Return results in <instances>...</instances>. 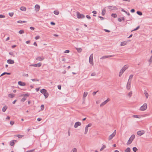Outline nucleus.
I'll use <instances>...</instances> for the list:
<instances>
[{
    "label": "nucleus",
    "instance_id": "49530a36",
    "mask_svg": "<svg viewBox=\"0 0 152 152\" xmlns=\"http://www.w3.org/2000/svg\"><path fill=\"white\" fill-rule=\"evenodd\" d=\"M44 105H43V104H42L41 105V110H44Z\"/></svg>",
    "mask_w": 152,
    "mask_h": 152
},
{
    "label": "nucleus",
    "instance_id": "bf43d9fd",
    "mask_svg": "<svg viewBox=\"0 0 152 152\" xmlns=\"http://www.w3.org/2000/svg\"><path fill=\"white\" fill-rule=\"evenodd\" d=\"M23 76L28 77V74H23Z\"/></svg>",
    "mask_w": 152,
    "mask_h": 152
},
{
    "label": "nucleus",
    "instance_id": "a878e982",
    "mask_svg": "<svg viewBox=\"0 0 152 152\" xmlns=\"http://www.w3.org/2000/svg\"><path fill=\"white\" fill-rule=\"evenodd\" d=\"M106 12V10L105 8L103 9L102 10V15L103 16H104L105 15V13Z\"/></svg>",
    "mask_w": 152,
    "mask_h": 152
},
{
    "label": "nucleus",
    "instance_id": "8fccbe9b",
    "mask_svg": "<svg viewBox=\"0 0 152 152\" xmlns=\"http://www.w3.org/2000/svg\"><path fill=\"white\" fill-rule=\"evenodd\" d=\"M133 75H130L129 77V80H130V79H131L133 77Z\"/></svg>",
    "mask_w": 152,
    "mask_h": 152
},
{
    "label": "nucleus",
    "instance_id": "a18cd8bd",
    "mask_svg": "<svg viewBox=\"0 0 152 152\" xmlns=\"http://www.w3.org/2000/svg\"><path fill=\"white\" fill-rule=\"evenodd\" d=\"M9 15L10 16L12 17L14 15V13L13 12H10L9 13Z\"/></svg>",
    "mask_w": 152,
    "mask_h": 152
},
{
    "label": "nucleus",
    "instance_id": "473e14b6",
    "mask_svg": "<svg viewBox=\"0 0 152 152\" xmlns=\"http://www.w3.org/2000/svg\"><path fill=\"white\" fill-rule=\"evenodd\" d=\"M20 9L22 11H26V8L24 7H22L20 8Z\"/></svg>",
    "mask_w": 152,
    "mask_h": 152
},
{
    "label": "nucleus",
    "instance_id": "dca6fc26",
    "mask_svg": "<svg viewBox=\"0 0 152 152\" xmlns=\"http://www.w3.org/2000/svg\"><path fill=\"white\" fill-rule=\"evenodd\" d=\"M40 91L41 93L45 94L47 92V90L45 89H43L40 90Z\"/></svg>",
    "mask_w": 152,
    "mask_h": 152
},
{
    "label": "nucleus",
    "instance_id": "393cba45",
    "mask_svg": "<svg viewBox=\"0 0 152 152\" xmlns=\"http://www.w3.org/2000/svg\"><path fill=\"white\" fill-rule=\"evenodd\" d=\"M7 107L6 106H4V107H3L2 108V111L3 112H5L7 109Z\"/></svg>",
    "mask_w": 152,
    "mask_h": 152
},
{
    "label": "nucleus",
    "instance_id": "37998d69",
    "mask_svg": "<svg viewBox=\"0 0 152 152\" xmlns=\"http://www.w3.org/2000/svg\"><path fill=\"white\" fill-rule=\"evenodd\" d=\"M148 61L149 62L150 64H151V63L152 62V58L151 57H150V58L148 60Z\"/></svg>",
    "mask_w": 152,
    "mask_h": 152
},
{
    "label": "nucleus",
    "instance_id": "6ab92c4d",
    "mask_svg": "<svg viewBox=\"0 0 152 152\" xmlns=\"http://www.w3.org/2000/svg\"><path fill=\"white\" fill-rule=\"evenodd\" d=\"M115 136L114 135L112 134L109 136L108 138L109 140H111Z\"/></svg>",
    "mask_w": 152,
    "mask_h": 152
},
{
    "label": "nucleus",
    "instance_id": "4be33fe9",
    "mask_svg": "<svg viewBox=\"0 0 152 152\" xmlns=\"http://www.w3.org/2000/svg\"><path fill=\"white\" fill-rule=\"evenodd\" d=\"M144 93L145 96L146 98H148V94L146 90H144Z\"/></svg>",
    "mask_w": 152,
    "mask_h": 152
},
{
    "label": "nucleus",
    "instance_id": "09e8293b",
    "mask_svg": "<svg viewBox=\"0 0 152 152\" xmlns=\"http://www.w3.org/2000/svg\"><path fill=\"white\" fill-rule=\"evenodd\" d=\"M132 91H130V92H129V93L128 95L130 97L132 96Z\"/></svg>",
    "mask_w": 152,
    "mask_h": 152
},
{
    "label": "nucleus",
    "instance_id": "0eeeda50",
    "mask_svg": "<svg viewBox=\"0 0 152 152\" xmlns=\"http://www.w3.org/2000/svg\"><path fill=\"white\" fill-rule=\"evenodd\" d=\"M81 125V123L80 122H77L75 123L74 127L75 128H77L79 126H80Z\"/></svg>",
    "mask_w": 152,
    "mask_h": 152
},
{
    "label": "nucleus",
    "instance_id": "3c124183",
    "mask_svg": "<svg viewBox=\"0 0 152 152\" xmlns=\"http://www.w3.org/2000/svg\"><path fill=\"white\" fill-rule=\"evenodd\" d=\"M40 38V37L39 36H37L35 37V39L36 40Z\"/></svg>",
    "mask_w": 152,
    "mask_h": 152
},
{
    "label": "nucleus",
    "instance_id": "6e6552de",
    "mask_svg": "<svg viewBox=\"0 0 152 152\" xmlns=\"http://www.w3.org/2000/svg\"><path fill=\"white\" fill-rule=\"evenodd\" d=\"M42 64L41 63H39L38 64H31L30 65L31 66H34L35 67H40L41 66Z\"/></svg>",
    "mask_w": 152,
    "mask_h": 152
},
{
    "label": "nucleus",
    "instance_id": "20e7f679",
    "mask_svg": "<svg viewBox=\"0 0 152 152\" xmlns=\"http://www.w3.org/2000/svg\"><path fill=\"white\" fill-rule=\"evenodd\" d=\"M77 18H85V16L83 14H81L79 12H78L77 13Z\"/></svg>",
    "mask_w": 152,
    "mask_h": 152
},
{
    "label": "nucleus",
    "instance_id": "9d476101",
    "mask_svg": "<svg viewBox=\"0 0 152 152\" xmlns=\"http://www.w3.org/2000/svg\"><path fill=\"white\" fill-rule=\"evenodd\" d=\"M40 6L38 4H36L35 6V9L36 12H38L39 10Z\"/></svg>",
    "mask_w": 152,
    "mask_h": 152
},
{
    "label": "nucleus",
    "instance_id": "1a4fd4ad",
    "mask_svg": "<svg viewBox=\"0 0 152 152\" xmlns=\"http://www.w3.org/2000/svg\"><path fill=\"white\" fill-rule=\"evenodd\" d=\"M109 101V100L108 99H107L106 100L104 101L103 102H102L100 105V106L102 107L108 101Z\"/></svg>",
    "mask_w": 152,
    "mask_h": 152
},
{
    "label": "nucleus",
    "instance_id": "f8f14e48",
    "mask_svg": "<svg viewBox=\"0 0 152 152\" xmlns=\"http://www.w3.org/2000/svg\"><path fill=\"white\" fill-rule=\"evenodd\" d=\"M114 56L113 55H110V56H102V57H101L100 59H105L106 58L109 57H112L113 56Z\"/></svg>",
    "mask_w": 152,
    "mask_h": 152
},
{
    "label": "nucleus",
    "instance_id": "c9c22d12",
    "mask_svg": "<svg viewBox=\"0 0 152 152\" xmlns=\"http://www.w3.org/2000/svg\"><path fill=\"white\" fill-rule=\"evenodd\" d=\"M106 148V146L105 145H103L100 149V151H102L104 148Z\"/></svg>",
    "mask_w": 152,
    "mask_h": 152
},
{
    "label": "nucleus",
    "instance_id": "9b49d317",
    "mask_svg": "<svg viewBox=\"0 0 152 152\" xmlns=\"http://www.w3.org/2000/svg\"><path fill=\"white\" fill-rule=\"evenodd\" d=\"M144 133V132L143 131H139L137 132V134L140 136H141Z\"/></svg>",
    "mask_w": 152,
    "mask_h": 152
},
{
    "label": "nucleus",
    "instance_id": "a19ab883",
    "mask_svg": "<svg viewBox=\"0 0 152 152\" xmlns=\"http://www.w3.org/2000/svg\"><path fill=\"white\" fill-rule=\"evenodd\" d=\"M111 16L114 18H115L117 17L116 14H112L111 15Z\"/></svg>",
    "mask_w": 152,
    "mask_h": 152
},
{
    "label": "nucleus",
    "instance_id": "4468645a",
    "mask_svg": "<svg viewBox=\"0 0 152 152\" xmlns=\"http://www.w3.org/2000/svg\"><path fill=\"white\" fill-rule=\"evenodd\" d=\"M7 63L9 64H13L14 63V62L13 60L11 59H8L7 61Z\"/></svg>",
    "mask_w": 152,
    "mask_h": 152
},
{
    "label": "nucleus",
    "instance_id": "c03bdc74",
    "mask_svg": "<svg viewBox=\"0 0 152 152\" xmlns=\"http://www.w3.org/2000/svg\"><path fill=\"white\" fill-rule=\"evenodd\" d=\"M24 33V31L23 30H20L19 31V33L20 34H22Z\"/></svg>",
    "mask_w": 152,
    "mask_h": 152
},
{
    "label": "nucleus",
    "instance_id": "603ef678",
    "mask_svg": "<svg viewBox=\"0 0 152 152\" xmlns=\"http://www.w3.org/2000/svg\"><path fill=\"white\" fill-rule=\"evenodd\" d=\"M72 150L73 152H77V149L75 148H74Z\"/></svg>",
    "mask_w": 152,
    "mask_h": 152
},
{
    "label": "nucleus",
    "instance_id": "7c9ffc66",
    "mask_svg": "<svg viewBox=\"0 0 152 152\" xmlns=\"http://www.w3.org/2000/svg\"><path fill=\"white\" fill-rule=\"evenodd\" d=\"M131 150L129 147L127 148L125 151V152H130Z\"/></svg>",
    "mask_w": 152,
    "mask_h": 152
},
{
    "label": "nucleus",
    "instance_id": "7ed1b4c3",
    "mask_svg": "<svg viewBox=\"0 0 152 152\" xmlns=\"http://www.w3.org/2000/svg\"><path fill=\"white\" fill-rule=\"evenodd\" d=\"M89 63L93 65L94 64L93 60V54L92 53L90 56L89 58Z\"/></svg>",
    "mask_w": 152,
    "mask_h": 152
},
{
    "label": "nucleus",
    "instance_id": "13d9d810",
    "mask_svg": "<svg viewBox=\"0 0 152 152\" xmlns=\"http://www.w3.org/2000/svg\"><path fill=\"white\" fill-rule=\"evenodd\" d=\"M131 12L133 13L135 12V10L134 9H131L130 10Z\"/></svg>",
    "mask_w": 152,
    "mask_h": 152
},
{
    "label": "nucleus",
    "instance_id": "aec40b11",
    "mask_svg": "<svg viewBox=\"0 0 152 152\" xmlns=\"http://www.w3.org/2000/svg\"><path fill=\"white\" fill-rule=\"evenodd\" d=\"M127 42L125 41L123 42H121V46H124V45H126L127 44Z\"/></svg>",
    "mask_w": 152,
    "mask_h": 152
},
{
    "label": "nucleus",
    "instance_id": "ea45409f",
    "mask_svg": "<svg viewBox=\"0 0 152 152\" xmlns=\"http://www.w3.org/2000/svg\"><path fill=\"white\" fill-rule=\"evenodd\" d=\"M140 28V26H137V28H135L134 29V30H132L131 31V32H132L133 31H136V30H137L138 29H139Z\"/></svg>",
    "mask_w": 152,
    "mask_h": 152
},
{
    "label": "nucleus",
    "instance_id": "c85d7f7f",
    "mask_svg": "<svg viewBox=\"0 0 152 152\" xmlns=\"http://www.w3.org/2000/svg\"><path fill=\"white\" fill-rule=\"evenodd\" d=\"M76 49L78 53H80L82 51V49L81 48H76Z\"/></svg>",
    "mask_w": 152,
    "mask_h": 152
},
{
    "label": "nucleus",
    "instance_id": "2eb2a0df",
    "mask_svg": "<svg viewBox=\"0 0 152 152\" xmlns=\"http://www.w3.org/2000/svg\"><path fill=\"white\" fill-rule=\"evenodd\" d=\"M44 58V57L43 56H42V57L39 56V57H37L36 58V59L37 60H38V61H42V60H43Z\"/></svg>",
    "mask_w": 152,
    "mask_h": 152
},
{
    "label": "nucleus",
    "instance_id": "79ce46f5",
    "mask_svg": "<svg viewBox=\"0 0 152 152\" xmlns=\"http://www.w3.org/2000/svg\"><path fill=\"white\" fill-rule=\"evenodd\" d=\"M26 98L23 97L21 99V101L22 102H23L26 100Z\"/></svg>",
    "mask_w": 152,
    "mask_h": 152
},
{
    "label": "nucleus",
    "instance_id": "f257e3e1",
    "mask_svg": "<svg viewBox=\"0 0 152 152\" xmlns=\"http://www.w3.org/2000/svg\"><path fill=\"white\" fill-rule=\"evenodd\" d=\"M135 136L133 134L129 138V140H128V142L127 143V145H130L131 144L132 141H133L134 139L135 138Z\"/></svg>",
    "mask_w": 152,
    "mask_h": 152
},
{
    "label": "nucleus",
    "instance_id": "de8ad7c7",
    "mask_svg": "<svg viewBox=\"0 0 152 152\" xmlns=\"http://www.w3.org/2000/svg\"><path fill=\"white\" fill-rule=\"evenodd\" d=\"M92 124L91 123H89L88 125H86V126H87L88 127H90L92 126Z\"/></svg>",
    "mask_w": 152,
    "mask_h": 152
},
{
    "label": "nucleus",
    "instance_id": "b1692460",
    "mask_svg": "<svg viewBox=\"0 0 152 152\" xmlns=\"http://www.w3.org/2000/svg\"><path fill=\"white\" fill-rule=\"evenodd\" d=\"M29 94L27 93L26 94H23L20 95L21 96H29Z\"/></svg>",
    "mask_w": 152,
    "mask_h": 152
},
{
    "label": "nucleus",
    "instance_id": "864d4df0",
    "mask_svg": "<svg viewBox=\"0 0 152 152\" xmlns=\"http://www.w3.org/2000/svg\"><path fill=\"white\" fill-rule=\"evenodd\" d=\"M5 17V16L4 15H0V18H3Z\"/></svg>",
    "mask_w": 152,
    "mask_h": 152
},
{
    "label": "nucleus",
    "instance_id": "e433bc0d",
    "mask_svg": "<svg viewBox=\"0 0 152 152\" xmlns=\"http://www.w3.org/2000/svg\"><path fill=\"white\" fill-rule=\"evenodd\" d=\"M44 95L45 96V98H47L48 97V96H49V94H48V93H47V92H46L45 93V94H44Z\"/></svg>",
    "mask_w": 152,
    "mask_h": 152
},
{
    "label": "nucleus",
    "instance_id": "5fc2aeb1",
    "mask_svg": "<svg viewBox=\"0 0 152 152\" xmlns=\"http://www.w3.org/2000/svg\"><path fill=\"white\" fill-rule=\"evenodd\" d=\"M31 80H32L33 81H39V80L37 79H31Z\"/></svg>",
    "mask_w": 152,
    "mask_h": 152
},
{
    "label": "nucleus",
    "instance_id": "69168bd1",
    "mask_svg": "<svg viewBox=\"0 0 152 152\" xmlns=\"http://www.w3.org/2000/svg\"><path fill=\"white\" fill-rule=\"evenodd\" d=\"M113 135H114L115 136L116 134V131L115 130L112 133Z\"/></svg>",
    "mask_w": 152,
    "mask_h": 152
},
{
    "label": "nucleus",
    "instance_id": "cd10ccee",
    "mask_svg": "<svg viewBox=\"0 0 152 152\" xmlns=\"http://www.w3.org/2000/svg\"><path fill=\"white\" fill-rule=\"evenodd\" d=\"M88 130V127L87 126H86L85 128V131L84 132V134H87Z\"/></svg>",
    "mask_w": 152,
    "mask_h": 152
},
{
    "label": "nucleus",
    "instance_id": "5701e85b",
    "mask_svg": "<svg viewBox=\"0 0 152 152\" xmlns=\"http://www.w3.org/2000/svg\"><path fill=\"white\" fill-rule=\"evenodd\" d=\"M15 144V141L12 140L10 142V145L11 146H13Z\"/></svg>",
    "mask_w": 152,
    "mask_h": 152
},
{
    "label": "nucleus",
    "instance_id": "f03ea898",
    "mask_svg": "<svg viewBox=\"0 0 152 152\" xmlns=\"http://www.w3.org/2000/svg\"><path fill=\"white\" fill-rule=\"evenodd\" d=\"M147 105L146 103H144L142 106L141 107L140 110L141 111L145 110L147 108Z\"/></svg>",
    "mask_w": 152,
    "mask_h": 152
},
{
    "label": "nucleus",
    "instance_id": "a211bd4d",
    "mask_svg": "<svg viewBox=\"0 0 152 152\" xmlns=\"http://www.w3.org/2000/svg\"><path fill=\"white\" fill-rule=\"evenodd\" d=\"M128 66L126 65L124 66L122 68L124 71L128 68Z\"/></svg>",
    "mask_w": 152,
    "mask_h": 152
},
{
    "label": "nucleus",
    "instance_id": "052dcab7",
    "mask_svg": "<svg viewBox=\"0 0 152 152\" xmlns=\"http://www.w3.org/2000/svg\"><path fill=\"white\" fill-rule=\"evenodd\" d=\"M98 91H97L96 92L94 91L93 93V95H95L96 93Z\"/></svg>",
    "mask_w": 152,
    "mask_h": 152
},
{
    "label": "nucleus",
    "instance_id": "e2e57ef3",
    "mask_svg": "<svg viewBox=\"0 0 152 152\" xmlns=\"http://www.w3.org/2000/svg\"><path fill=\"white\" fill-rule=\"evenodd\" d=\"M86 17L88 19H91V17L90 16L88 15H87L86 16Z\"/></svg>",
    "mask_w": 152,
    "mask_h": 152
},
{
    "label": "nucleus",
    "instance_id": "39448f33",
    "mask_svg": "<svg viewBox=\"0 0 152 152\" xmlns=\"http://www.w3.org/2000/svg\"><path fill=\"white\" fill-rule=\"evenodd\" d=\"M107 7L110 10H118V8L114 6H108Z\"/></svg>",
    "mask_w": 152,
    "mask_h": 152
},
{
    "label": "nucleus",
    "instance_id": "0e129e2a",
    "mask_svg": "<svg viewBox=\"0 0 152 152\" xmlns=\"http://www.w3.org/2000/svg\"><path fill=\"white\" fill-rule=\"evenodd\" d=\"M104 30L106 32H110V31L109 30H107V29H104Z\"/></svg>",
    "mask_w": 152,
    "mask_h": 152
},
{
    "label": "nucleus",
    "instance_id": "338daca9",
    "mask_svg": "<svg viewBox=\"0 0 152 152\" xmlns=\"http://www.w3.org/2000/svg\"><path fill=\"white\" fill-rule=\"evenodd\" d=\"M124 72V71L123 69H121V70L120 72L123 74Z\"/></svg>",
    "mask_w": 152,
    "mask_h": 152
},
{
    "label": "nucleus",
    "instance_id": "6e6d98bb",
    "mask_svg": "<svg viewBox=\"0 0 152 152\" xmlns=\"http://www.w3.org/2000/svg\"><path fill=\"white\" fill-rule=\"evenodd\" d=\"M70 51L69 50H66L65 51L64 53H68Z\"/></svg>",
    "mask_w": 152,
    "mask_h": 152
},
{
    "label": "nucleus",
    "instance_id": "2f4dec72",
    "mask_svg": "<svg viewBox=\"0 0 152 152\" xmlns=\"http://www.w3.org/2000/svg\"><path fill=\"white\" fill-rule=\"evenodd\" d=\"M88 93L87 92H85L84 93L83 96V97L84 98H85L87 95H88Z\"/></svg>",
    "mask_w": 152,
    "mask_h": 152
},
{
    "label": "nucleus",
    "instance_id": "f3484780",
    "mask_svg": "<svg viewBox=\"0 0 152 152\" xmlns=\"http://www.w3.org/2000/svg\"><path fill=\"white\" fill-rule=\"evenodd\" d=\"M15 96V95L14 94H8V96L9 97L12 98L14 97Z\"/></svg>",
    "mask_w": 152,
    "mask_h": 152
},
{
    "label": "nucleus",
    "instance_id": "4d7b16f0",
    "mask_svg": "<svg viewBox=\"0 0 152 152\" xmlns=\"http://www.w3.org/2000/svg\"><path fill=\"white\" fill-rule=\"evenodd\" d=\"M14 121H10V124L11 125H13L14 124Z\"/></svg>",
    "mask_w": 152,
    "mask_h": 152
},
{
    "label": "nucleus",
    "instance_id": "f704fd0d",
    "mask_svg": "<svg viewBox=\"0 0 152 152\" xmlns=\"http://www.w3.org/2000/svg\"><path fill=\"white\" fill-rule=\"evenodd\" d=\"M137 13L139 15H142V13L140 11H137Z\"/></svg>",
    "mask_w": 152,
    "mask_h": 152
},
{
    "label": "nucleus",
    "instance_id": "423d86ee",
    "mask_svg": "<svg viewBox=\"0 0 152 152\" xmlns=\"http://www.w3.org/2000/svg\"><path fill=\"white\" fill-rule=\"evenodd\" d=\"M131 83V80H129V79L126 85V88L128 90H129L130 88Z\"/></svg>",
    "mask_w": 152,
    "mask_h": 152
},
{
    "label": "nucleus",
    "instance_id": "4c0bfd02",
    "mask_svg": "<svg viewBox=\"0 0 152 152\" xmlns=\"http://www.w3.org/2000/svg\"><path fill=\"white\" fill-rule=\"evenodd\" d=\"M133 151L134 152H136V151L138 150V149L136 147H133L132 148Z\"/></svg>",
    "mask_w": 152,
    "mask_h": 152
},
{
    "label": "nucleus",
    "instance_id": "72a5a7b5",
    "mask_svg": "<svg viewBox=\"0 0 152 152\" xmlns=\"http://www.w3.org/2000/svg\"><path fill=\"white\" fill-rule=\"evenodd\" d=\"M26 22V21H25L19 20L17 21L18 23H25Z\"/></svg>",
    "mask_w": 152,
    "mask_h": 152
},
{
    "label": "nucleus",
    "instance_id": "774afa93",
    "mask_svg": "<svg viewBox=\"0 0 152 152\" xmlns=\"http://www.w3.org/2000/svg\"><path fill=\"white\" fill-rule=\"evenodd\" d=\"M34 151V150H31L28 151H26V152H33Z\"/></svg>",
    "mask_w": 152,
    "mask_h": 152
},
{
    "label": "nucleus",
    "instance_id": "ddd939ff",
    "mask_svg": "<svg viewBox=\"0 0 152 152\" xmlns=\"http://www.w3.org/2000/svg\"><path fill=\"white\" fill-rule=\"evenodd\" d=\"M18 83L19 85L22 86H24L26 85V83H25L21 81H19Z\"/></svg>",
    "mask_w": 152,
    "mask_h": 152
},
{
    "label": "nucleus",
    "instance_id": "c756f323",
    "mask_svg": "<svg viewBox=\"0 0 152 152\" xmlns=\"http://www.w3.org/2000/svg\"><path fill=\"white\" fill-rule=\"evenodd\" d=\"M53 13L55 14L58 15L59 14V12L58 10H55L54 11Z\"/></svg>",
    "mask_w": 152,
    "mask_h": 152
},
{
    "label": "nucleus",
    "instance_id": "412c9836",
    "mask_svg": "<svg viewBox=\"0 0 152 152\" xmlns=\"http://www.w3.org/2000/svg\"><path fill=\"white\" fill-rule=\"evenodd\" d=\"M14 136L18 137L19 138H21L24 136V135L20 134H17L15 135Z\"/></svg>",
    "mask_w": 152,
    "mask_h": 152
},
{
    "label": "nucleus",
    "instance_id": "bb28decb",
    "mask_svg": "<svg viewBox=\"0 0 152 152\" xmlns=\"http://www.w3.org/2000/svg\"><path fill=\"white\" fill-rule=\"evenodd\" d=\"M6 74L7 75H11V73H8V72H4L1 74L0 76H2L5 75H6Z\"/></svg>",
    "mask_w": 152,
    "mask_h": 152
},
{
    "label": "nucleus",
    "instance_id": "58836bf2",
    "mask_svg": "<svg viewBox=\"0 0 152 152\" xmlns=\"http://www.w3.org/2000/svg\"><path fill=\"white\" fill-rule=\"evenodd\" d=\"M133 117L134 118H140V117H139L138 115H133Z\"/></svg>",
    "mask_w": 152,
    "mask_h": 152
},
{
    "label": "nucleus",
    "instance_id": "680f3d73",
    "mask_svg": "<svg viewBox=\"0 0 152 152\" xmlns=\"http://www.w3.org/2000/svg\"><path fill=\"white\" fill-rule=\"evenodd\" d=\"M50 24L52 25H55V23L53 22H50Z\"/></svg>",
    "mask_w": 152,
    "mask_h": 152
}]
</instances>
